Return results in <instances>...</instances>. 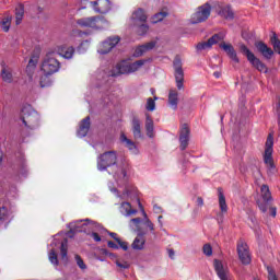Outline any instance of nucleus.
Wrapping results in <instances>:
<instances>
[{
	"label": "nucleus",
	"instance_id": "c9c22d12",
	"mask_svg": "<svg viewBox=\"0 0 280 280\" xmlns=\"http://www.w3.org/2000/svg\"><path fill=\"white\" fill-rule=\"evenodd\" d=\"M116 266H117V268H119V270H128V268H130V262H128L121 258H118V259H116Z\"/></svg>",
	"mask_w": 280,
	"mask_h": 280
},
{
	"label": "nucleus",
	"instance_id": "de8ad7c7",
	"mask_svg": "<svg viewBox=\"0 0 280 280\" xmlns=\"http://www.w3.org/2000/svg\"><path fill=\"white\" fill-rule=\"evenodd\" d=\"M116 242L119 244L120 248H122V250H128V243L124 242L119 238H116Z\"/></svg>",
	"mask_w": 280,
	"mask_h": 280
},
{
	"label": "nucleus",
	"instance_id": "0eeeda50",
	"mask_svg": "<svg viewBox=\"0 0 280 280\" xmlns=\"http://www.w3.org/2000/svg\"><path fill=\"white\" fill-rule=\"evenodd\" d=\"M104 23H106V20L100 15L77 20L79 27H91L92 30H102L104 27Z\"/></svg>",
	"mask_w": 280,
	"mask_h": 280
},
{
	"label": "nucleus",
	"instance_id": "bf43d9fd",
	"mask_svg": "<svg viewBox=\"0 0 280 280\" xmlns=\"http://www.w3.org/2000/svg\"><path fill=\"white\" fill-rule=\"evenodd\" d=\"M110 236L116 241L119 240V237H117V233H110Z\"/></svg>",
	"mask_w": 280,
	"mask_h": 280
},
{
	"label": "nucleus",
	"instance_id": "864d4df0",
	"mask_svg": "<svg viewBox=\"0 0 280 280\" xmlns=\"http://www.w3.org/2000/svg\"><path fill=\"white\" fill-rule=\"evenodd\" d=\"M107 246L109 248H119V246H117V244H115V242H113V241H108Z\"/></svg>",
	"mask_w": 280,
	"mask_h": 280
},
{
	"label": "nucleus",
	"instance_id": "aec40b11",
	"mask_svg": "<svg viewBox=\"0 0 280 280\" xmlns=\"http://www.w3.org/2000/svg\"><path fill=\"white\" fill-rule=\"evenodd\" d=\"M220 47L228 52V56L231 58V60L240 63V58H237V52L235 51V48H233V45L222 42Z\"/></svg>",
	"mask_w": 280,
	"mask_h": 280
},
{
	"label": "nucleus",
	"instance_id": "4d7b16f0",
	"mask_svg": "<svg viewBox=\"0 0 280 280\" xmlns=\"http://www.w3.org/2000/svg\"><path fill=\"white\" fill-rule=\"evenodd\" d=\"M100 254L105 255V257H108L109 252L107 249L102 248L100 249Z\"/></svg>",
	"mask_w": 280,
	"mask_h": 280
},
{
	"label": "nucleus",
	"instance_id": "393cba45",
	"mask_svg": "<svg viewBox=\"0 0 280 280\" xmlns=\"http://www.w3.org/2000/svg\"><path fill=\"white\" fill-rule=\"evenodd\" d=\"M218 196H219V207L221 213H226L229 211V206L226 205V197H224V192L222 188H218Z\"/></svg>",
	"mask_w": 280,
	"mask_h": 280
},
{
	"label": "nucleus",
	"instance_id": "680f3d73",
	"mask_svg": "<svg viewBox=\"0 0 280 280\" xmlns=\"http://www.w3.org/2000/svg\"><path fill=\"white\" fill-rule=\"evenodd\" d=\"M221 73L220 72H214L215 78H220Z\"/></svg>",
	"mask_w": 280,
	"mask_h": 280
},
{
	"label": "nucleus",
	"instance_id": "f257e3e1",
	"mask_svg": "<svg viewBox=\"0 0 280 280\" xmlns=\"http://www.w3.org/2000/svg\"><path fill=\"white\" fill-rule=\"evenodd\" d=\"M261 199L257 201L258 208L262 213L270 211L272 218L277 217V208L272 207V195L268 185H262L260 188Z\"/></svg>",
	"mask_w": 280,
	"mask_h": 280
},
{
	"label": "nucleus",
	"instance_id": "2f4dec72",
	"mask_svg": "<svg viewBox=\"0 0 280 280\" xmlns=\"http://www.w3.org/2000/svg\"><path fill=\"white\" fill-rule=\"evenodd\" d=\"M73 54H75V49L73 47H61L60 55L68 60L73 58Z\"/></svg>",
	"mask_w": 280,
	"mask_h": 280
},
{
	"label": "nucleus",
	"instance_id": "4c0bfd02",
	"mask_svg": "<svg viewBox=\"0 0 280 280\" xmlns=\"http://www.w3.org/2000/svg\"><path fill=\"white\" fill-rule=\"evenodd\" d=\"M48 75L49 74H44L43 77H40L39 84L42 89H45V86H49V84H51V80Z\"/></svg>",
	"mask_w": 280,
	"mask_h": 280
},
{
	"label": "nucleus",
	"instance_id": "5fc2aeb1",
	"mask_svg": "<svg viewBox=\"0 0 280 280\" xmlns=\"http://www.w3.org/2000/svg\"><path fill=\"white\" fill-rule=\"evenodd\" d=\"M197 205H198V207H203L205 200L202 199V197L197 198Z\"/></svg>",
	"mask_w": 280,
	"mask_h": 280
},
{
	"label": "nucleus",
	"instance_id": "4468645a",
	"mask_svg": "<svg viewBox=\"0 0 280 280\" xmlns=\"http://www.w3.org/2000/svg\"><path fill=\"white\" fill-rule=\"evenodd\" d=\"M156 47V42H149L143 45L138 46L133 51V58H141L148 51H152Z\"/></svg>",
	"mask_w": 280,
	"mask_h": 280
},
{
	"label": "nucleus",
	"instance_id": "5701e85b",
	"mask_svg": "<svg viewBox=\"0 0 280 280\" xmlns=\"http://www.w3.org/2000/svg\"><path fill=\"white\" fill-rule=\"evenodd\" d=\"M1 78L3 82H7L8 84H12V69L8 67L5 63L2 65V70H1Z\"/></svg>",
	"mask_w": 280,
	"mask_h": 280
},
{
	"label": "nucleus",
	"instance_id": "dca6fc26",
	"mask_svg": "<svg viewBox=\"0 0 280 280\" xmlns=\"http://www.w3.org/2000/svg\"><path fill=\"white\" fill-rule=\"evenodd\" d=\"M91 5H93L95 12H98L100 14H106L110 11L109 0H96L91 2Z\"/></svg>",
	"mask_w": 280,
	"mask_h": 280
},
{
	"label": "nucleus",
	"instance_id": "9d476101",
	"mask_svg": "<svg viewBox=\"0 0 280 280\" xmlns=\"http://www.w3.org/2000/svg\"><path fill=\"white\" fill-rule=\"evenodd\" d=\"M273 145L275 136L272 133H269L265 143L264 161L265 164L268 165L271 170H273L275 167V160L272 159Z\"/></svg>",
	"mask_w": 280,
	"mask_h": 280
},
{
	"label": "nucleus",
	"instance_id": "b1692460",
	"mask_svg": "<svg viewBox=\"0 0 280 280\" xmlns=\"http://www.w3.org/2000/svg\"><path fill=\"white\" fill-rule=\"evenodd\" d=\"M120 143H122V145H125V148H128V150H130V152H137V144H135V141L128 139L126 133L120 135Z\"/></svg>",
	"mask_w": 280,
	"mask_h": 280
},
{
	"label": "nucleus",
	"instance_id": "9b49d317",
	"mask_svg": "<svg viewBox=\"0 0 280 280\" xmlns=\"http://www.w3.org/2000/svg\"><path fill=\"white\" fill-rule=\"evenodd\" d=\"M224 33L214 34L207 42L198 43L196 49L198 51H202L205 49H211L213 45H218V43H222L224 40Z\"/></svg>",
	"mask_w": 280,
	"mask_h": 280
},
{
	"label": "nucleus",
	"instance_id": "7ed1b4c3",
	"mask_svg": "<svg viewBox=\"0 0 280 280\" xmlns=\"http://www.w3.org/2000/svg\"><path fill=\"white\" fill-rule=\"evenodd\" d=\"M238 49L243 56H246L248 62H250V65L255 67L257 71H260V73H266L268 71V67H266L265 63H262L261 60L257 58L255 54L248 49V47H246V45L240 44Z\"/></svg>",
	"mask_w": 280,
	"mask_h": 280
},
{
	"label": "nucleus",
	"instance_id": "20e7f679",
	"mask_svg": "<svg viewBox=\"0 0 280 280\" xmlns=\"http://www.w3.org/2000/svg\"><path fill=\"white\" fill-rule=\"evenodd\" d=\"M40 69L44 75H54V73H58L60 70V61L56 59L54 54H48L44 58Z\"/></svg>",
	"mask_w": 280,
	"mask_h": 280
},
{
	"label": "nucleus",
	"instance_id": "ddd939ff",
	"mask_svg": "<svg viewBox=\"0 0 280 280\" xmlns=\"http://www.w3.org/2000/svg\"><path fill=\"white\" fill-rule=\"evenodd\" d=\"M237 253L238 259L242 261V264L248 266V264H250V252L248 250V244L241 241L237 244Z\"/></svg>",
	"mask_w": 280,
	"mask_h": 280
},
{
	"label": "nucleus",
	"instance_id": "58836bf2",
	"mask_svg": "<svg viewBox=\"0 0 280 280\" xmlns=\"http://www.w3.org/2000/svg\"><path fill=\"white\" fill-rule=\"evenodd\" d=\"M203 255L207 257H211L213 255V247H211V244H205L202 247Z\"/></svg>",
	"mask_w": 280,
	"mask_h": 280
},
{
	"label": "nucleus",
	"instance_id": "79ce46f5",
	"mask_svg": "<svg viewBox=\"0 0 280 280\" xmlns=\"http://www.w3.org/2000/svg\"><path fill=\"white\" fill-rule=\"evenodd\" d=\"M75 262L79 266V268H81V270H86V264H84V260L82 259V257L80 255H75L74 256Z\"/></svg>",
	"mask_w": 280,
	"mask_h": 280
},
{
	"label": "nucleus",
	"instance_id": "f3484780",
	"mask_svg": "<svg viewBox=\"0 0 280 280\" xmlns=\"http://www.w3.org/2000/svg\"><path fill=\"white\" fill-rule=\"evenodd\" d=\"M255 47L267 60H270V58H272V56L275 55L272 48L268 47V45H266V43L264 42H257L255 44Z\"/></svg>",
	"mask_w": 280,
	"mask_h": 280
},
{
	"label": "nucleus",
	"instance_id": "052dcab7",
	"mask_svg": "<svg viewBox=\"0 0 280 280\" xmlns=\"http://www.w3.org/2000/svg\"><path fill=\"white\" fill-rule=\"evenodd\" d=\"M120 176H121V178H125V176H126V171L125 170L120 171Z\"/></svg>",
	"mask_w": 280,
	"mask_h": 280
},
{
	"label": "nucleus",
	"instance_id": "a19ab883",
	"mask_svg": "<svg viewBox=\"0 0 280 280\" xmlns=\"http://www.w3.org/2000/svg\"><path fill=\"white\" fill-rule=\"evenodd\" d=\"M48 257L49 261L54 264V266H58V254H56V250L51 249Z\"/></svg>",
	"mask_w": 280,
	"mask_h": 280
},
{
	"label": "nucleus",
	"instance_id": "2eb2a0df",
	"mask_svg": "<svg viewBox=\"0 0 280 280\" xmlns=\"http://www.w3.org/2000/svg\"><path fill=\"white\" fill-rule=\"evenodd\" d=\"M189 125L183 124L179 132L180 150H187L189 145Z\"/></svg>",
	"mask_w": 280,
	"mask_h": 280
},
{
	"label": "nucleus",
	"instance_id": "f03ea898",
	"mask_svg": "<svg viewBox=\"0 0 280 280\" xmlns=\"http://www.w3.org/2000/svg\"><path fill=\"white\" fill-rule=\"evenodd\" d=\"M145 62H148V60L145 59H140L132 63H129L127 61H120L119 63L116 65L115 69L112 72V75L114 78H117V75L135 73V71H139V69H141V67L145 65Z\"/></svg>",
	"mask_w": 280,
	"mask_h": 280
},
{
	"label": "nucleus",
	"instance_id": "72a5a7b5",
	"mask_svg": "<svg viewBox=\"0 0 280 280\" xmlns=\"http://www.w3.org/2000/svg\"><path fill=\"white\" fill-rule=\"evenodd\" d=\"M167 16V11H161L152 16V23H161Z\"/></svg>",
	"mask_w": 280,
	"mask_h": 280
},
{
	"label": "nucleus",
	"instance_id": "1a4fd4ad",
	"mask_svg": "<svg viewBox=\"0 0 280 280\" xmlns=\"http://www.w3.org/2000/svg\"><path fill=\"white\" fill-rule=\"evenodd\" d=\"M209 16H211V4L206 3L199 7L191 15L190 23H192V25H196L198 23H205V21H207Z\"/></svg>",
	"mask_w": 280,
	"mask_h": 280
},
{
	"label": "nucleus",
	"instance_id": "e433bc0d",
	"mask_svg": "<svg viewBox=\"0 0 280 280\" xmlns=\"http://www.w3.org/2000/svg\"><path fill=\"white\" fill-rule=\"evenodd\" d=\"M139 207L142 211V215L147 220V226L150 229V231H154V223H152V221H150V219H148V213H145V210L143 209V205H141V202H139Z\"/></svg>",
	"mask_w": 280,
	"mask_h": 280
},
{
	"label": "nucleus",
	"instance_id": "8fccbe9b",
	"mask_svg": "<svg viewBox=\"0 0 280 280\" xmlns=\"http://www.w3.org/2000/svg\"><path fill=\"white\" fill-rule=\"evenodd\" d=\"M277 115H278V124L280 126V96L278 97V104L276 106Z\"/></svg>",
	"mask_w": 280,
	"mask_h": 280
},
{
	"label": "nucleus",
	"instance_id": "bb28decb",
	"mask_svg": "<svg viewBox=\"0 0 280 280\" xmlns=\"http://www.w3.org/2000/svg\"><path fill=\"white\" fill-rule=\"evenodd\" d=\"M132 132L133 139H141L143 137L141 133V120H139V118L132 119Z\"/></svg>",
	"mask_w": 280,
	"mask_h": 280
},
{
	"label": "nucleus",
	"instance_id": "c756f323",
	"mask_svg": "<svg viewBox=\"0 0 280 280\" xmlns=\"http://www.w3.org/2000/svg\"><path fill=\"white\" fill-rule=\"evenodd\" d=\"M145 246V237L143 235H138L133 243L131 244V248L133 250H143V247Z\"/></svg>",
	"mask_w": 280,
	"mask_h": 280
},
{
	"label": "nucleus",
	"instance_id": "c03bdc74",
	"mask_svg": "<svg viewBox=\"0 0 280 280\" xmlns=\"http://www.w3.org/2000/svg\"><path fill=\"white\" fill-rule=\"evenodd\" d=\"M267 272H268V280H279L277 278V272L275 271V268L267 267Z\"/></svg>",
	"mask_w": 280,
	"mask_h": 280
},
{
	"label": "nucleus",
	"instance_id": "37998d69",
	"mask_svg": "<svg viewBox=\"0 0 280 280\" xmlns=\"http://www.w3.org/2000/svg\"><path fill=\"white\" fill-rule=\"evenodd\" d=\"M147 110H154L156 108V103L154 102V100L152 97H149L147 100V106H145Z\"/></svg>",
	"mask_w": 280,
	"mask_h": 280
},
{
	"label": "nucleus",
	"instance_id": "a18cd8bd",
	"mask_svg": "<svg viewBox=\"0 0 280 280\" xmlns=\"http://www.w3.org/2000/svg\"><path fill=\"white\" fill-rule=\"evenodd\" d=\"M60 253H61V258L67 259V253H68L67 241L61 243Z\"/></svg>",
	"mask_w": 280,
	"mask_h": 280
},
{
	"label": "nucleus",
	"instance_id": "412c9836",
	"mask_svg": "<svg viewBox=\"0 0 280 280\" xmlns=\"http://www.w3.org/2000/svg\"><path fill=\"white\" fill-rule=\"evenodd\" d=\"M91 129V117H85L79 127L78 137H86L89 135V130Z\"/></svg>",
	"mask_w": 280,
	"mask_h": 280
},
{
	"label": "nucleus",
	"instance_id": "423d86ee",
	"mask_svg": "<svg viewBox=\"0 0 280 280\" xmlns=\"http://www.w3.org/2000/svg\"><path fill=\"white\" fill-rule=\"evenodd\" d=\"M117 164V152L106 151L100 155L97 161V168L100 172L108 170V167Z\"/></svg>",
	"mask_w": 280,
	"mask_h": 280
},
{
	"label": "nucleus",
	"instance_id": "39448f33",
	"mask_svg": "<svg viewBox=\"0 0 280 280\" xmlns=\"http://www.w3.org/2000/svg\"><path fill=\"white\" fill-rule=\"evenodd\" d=\"M21 119L25 128H30V130H34L38 126V114L30 106L22 108Z\"/></svg>",
	"mask_w": 280,
	"mask_h": 280
},
{
	"label": "nucleus",
	"instance_id": "cd10ccee",
	"mask_svg": "<svg viewBox=\"0 0 280 280\" xmlns=\"http://www.w3.org/2000/svg\"><path fill=\"white\" fill-rule=\"evenodd\" d=\"M145 130H147V137H154V120H152V117L150 114H147V119H145Z\"/></svg>",
	"mask_w": 280,
	"mask_h": 280
},
{
	"label": "nucleus",
	"instance_id": "c85d7f7f",
	"mask_svg": "<svg viewBox=\"0 0 280 280\" xmlns=\"http://www.w3.org/2000/svg\"><path fill=\"white\" fill-rule=\"evenodd\" d=\"M23 16H25V7L20 3L15 8V25H21Z\"/></svg>",
	"mask_w": 280,
	"mask_h": 280
},
{
	"label": "nucleus",
	"instance_id": "f8f14e48",
	"mask_svg": "<svg viewBox=\"0 0 280 280\" xmlns=\"http://www.w3.org/2000/svg\"><path fill=\"white\" fill-rule=\"evenodd\" d=\"M121 38L119 36L108 37L105 42H103L100 46L98 54H109L115 46L119 44Z\"/></svg>",
	"mask_w": 280,
	"mask_h": 280
},
{
	"label": "nucleus",
	"instance_id": "7c9ffc66",
	"mask_svg": "<svg viewBox=\"0 0 280 280\" xmlns=\"http://www.w3.org/2000/svg\"><path fill=\"white\" fill-rule=\"evenodd\" d=\"M120 213H122V215H135L137 210L132 209L130 202H122L120 206Z\"/></svg>",
	"mask_w": 280,
	"mask_h": 280
},
{
	"label": "nucleus",
	"instance_id": "6e6d98bb",
	"mask_svg": "<svg viewBox=\"0 0 280 280\" xmlns=\"http://www.w3.org/2000/svg\"><path fill=\"white\" fill-rule=\"evenodd\" d=\"M131 222H133V224H136V226H139V224H141V218L131 219Z\"/></svg>",
	"mask_w": 280,
	"mask_h": 280
},
{
	"label": "nucleus",
	"instance_id": "0e129e2a",
	"mask_svg": "<svg viewBox=\"0 0 280 280\" xmlns=\"http://www.w3.org/2000/svg\"><path fill=\"white\" fill-rule=\"evenodd\" d=\"M154 100H159V98L155 96Z\"/></svg>",
	"mask_w": 280,
	"mask_h": 280
},
{
	"label": "nucleus",
	"instance_id": "473e14b6",
	"mask_svg": "<svg viewBox=\"0 0 280 280\" xmlns=\"http://www.w3.org/2000/svg\"><path fill=\"white\" fill-rule=\"evenodd\" d=\"M3 32H10V26L12 25V16H5L0 22Z\"/></svg>",
	"mask_w": 280,
	"mask_h": 280
},
{
	"label": "nucleus",
	"instance_id": "49530a36",
	"mask_svg": "<svg viewBox=\"0 0 280 280\" xmlns=\"http://www.w3.org/2000/svg\"><path fill=\"white\" fill-rule=\"evenodd\" d=\"M38 65V58H31L27 65V69H34Z\"/></svg>",
	"mask_w": 280,
	"mask_h": 280
},
{
	"label": "nucleus",
	"instance_id": "3c124183",
	"mask_svg": "<svg viewBox=\"0 0 280 280\" xmlns=\"http://www.w3.org/2000/svg\"><path fill=\"white\" fill-rule=\"evenodd\" d=\"M92 237H93L94 242H102V237L96 232L92 233Z\"/></svg>",
	"mask_w": 280,
	"mask_h": 280
},
{
	"label": "nucleus",
	"instance_id": "f704fd0d",
	"mask_svg": "<svg viewBox=\"0 0 280 280\" xmlns=\"http://www.w3.org/2000/svg\"><path fill=\"white\" fill-rule=\"evenodd\" d=\"M270 40H271V45L273 46L275 51L280 55V40L277 37L276 33H273Z\"/></svg>",
	"mask_w": 280,
	"mask_h": 280
},
{
	"label": "nucleus",
	"instance_id": "603ef678",
	"mask_svg": "<svg viewBox=\"0 0 280 280\" xmlns=\"http://www.w3.org/2000/svg\"><path fill=\"white\" fill-rule=\"evenodd\" d=\"M107 257H109V259H112V261H117V259H119V258H117V256L115 255V254H113V253H110L109 252V254H107Z\"/></svg>",
	"mask_w": 280,
	"mask_h": 280
},
{
	"label": "nucleus",
	"instance_id": "13d9d810",
	"mask_svg": "<svg viewBox=\"0 0 280 280\" xmlns=\"http://www.w3.org/2000/svg\"><path fill=\"white\" fill-rule=\"evenodd\" d=\"M174 249H168V256L171 257V259H174Z\"/></svg>",
	"mask_w": 280,
	"mask_h": 280
},
{
	"label": "nucleus",
	"instance_id": "69168bd1",
	"mask_svg": "<svg viewBox=\"0 0 280 280\" xmlns=\"http://www.w3.org/2000/svg\"><path fill=\"white\" fill-rule=\"evenodd\" d=\"M1 161H2V159H1V156H0V163H1Z\"/></svg>",
	"mask_w": 280,
	"mask_h": 280
},
{
	"label": "nucleus",
	"instance_id": "6e6552de",
	"mask_svg": "<svg viewBox=\"0 0 280 280\" xmlns=\"http://www.w3.org/2000/svg\"><path fill=\"white\" fill-rule=\"evenodd\" d=\"M173 67L175 71V81L178 91L185 89V71H183V60L179 56H176L173 61Z\"/></svg>",
	"mask_w": 280,
	"mask_h": 280
},
{
	"label": "nucleus",
	"instance_id": "a878e982",
	"mask_svg": "<svg viewBox=\"0 0 280 280\" xmlns=\"http://www.w3.org/2000/svg\"><path fill=\"white\" fill-rule=\"evenodd\" d=\"M168 104L173 108V110H176L178 108V92L176 90H170Z\"/></svg>",
	"mask_w": 280,
	"mask_h": 280
},
{
	"label": "nucleus",
	"instance_id": "e2e57ef3",
	"mask_svg": "<svg viewBox=\"0 0 280 280\" xmlns=\"http://www.w3.org/2000/svg\"><path fill=\"white\" fill-rule=\"evenodd\" d=\"M162 218H163L162 215L159 217V222H161V219H162Z\"/></svg>",
	"mask_w": 280,
	"mask_h": 280
},
{
	"label": "nucleus",
	"instance_id": "6ab92c4d",
	"mask_svg": "<svg viewBox=\"0 0 280 280\" xmlns=\"http://www.w3.org/2000/svg\"><path fill=\"white\" fill-rule=\"evenodd\" d=\"M214 270L221 280H229V270L224 268L222 261L214 259Z\"/></svg>",
	"mask_w": 280,
	"mask_h": 280
},
{
	"label": "nucleus",
	"instance_id": "ea45409f",
	"mask_svg": "<svg viewBox=\"0 0 280 280\" xmlns=\"http://www.w3.org/2000/svg\"><path fill=\"white\" fill-rule=\"evenodd\" d=\"M148 24H144V23H140L138 24V31L137 33L140 35V36H143V34H148Z\"/></svg>",
	"mask_w": 280,
	"mask_h": 280
},
{
	"label": "nucleus",
	"instance_id": "338daca9",
	"mask_svg": "<svg viewBox=\"0 0 280 280\" xmlns=\"http://www.w3.org/2000/svg\"><path fill=\"white\" fill-rule=\"evenodd\" d=\"M255 280H259V279H255Z\"/></svg>",
	"mask_w": 280,
	"mask_h": 280
},
{
	"label": "nucleus",
	"instance_id": "a211bd4d",
	"mask_svg": "<svg viewBox=\"0 0 280 280\" xmlns=\"http://www.w3.org/2000/svg\"><path fill=\"white\" fill-rule=\"evenodd\" d=\"M131 21L133 25H139L148 21V15L143 9H137L131 15Z\"/></svg>",
	"mask_w": 280,
	"mask_h": 280
},
{
	"label": "nucleus",
	"instance_id": "09e8293b",
	"mask_svg": "<svg viewBox=\"0 0 280 280\" xmlns=\"http://www.w3.org/2000/svg\"><path fill=\"white\" fill-rule=\"evenodd\" d=\"M7 215H8V209L0 208V220H5Z\"/></svg>",
	"mask_w": 280,
	"mask_h": 280
},
{
	"label": "nucleus",
	"instance_id": "4be33fe9",
	"mask_svg": "<svg viewBox=\"0 0 280 280\" xmlns=\"http://www.w3.org/2000/svg\"><path fill=\"white\" fill-rule=\"evenodd\" d=\"M219 16H222V19H225L226 21H233L235 19V12H233L231 5L221 7Z\"/></svg>",
	"mask_w": 280,
	"mask_h": 280
}]
</instances>
